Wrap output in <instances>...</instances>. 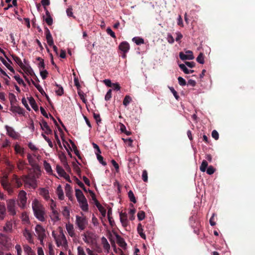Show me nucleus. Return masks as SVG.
Returning a JSON list of instances; mask_svg holds the SVG:
<instances>
[{
  "label": "nucleus",
  "mask_w": 255,
  "mask_h": 255,
  "mask_svg": "<svg viewBox=\"0 0 255 255\" xmlns=\"http://www.w3.org/2000/svg\"><path fill=\"white\" fill-rule=\"evenodd\" d=\"M178 83H179V85L182 86H185L186 85V82L185 80L184 79L181 77H179L178 78Z\"/></svg>",
  "instance_id": "nucleus-63"
},
{
  "label": "nucleus",
  "mask_w": 255,
  "mask_h": 255,
  "mask_svg": "<svg viewBox=\"0 0 255 255\" xmlns=\"http://www.w3.org/2000/svg\"><path fill=\"white\" fill-rule=\"evenodd\" d=\"M97 207L101 213L102 216L105 217L106 215V210L104 207H103L100 204H98V205H97Z\"/></svg>",
  "instance_id": "nucleus-39"
},
{
  "label": "nucleus",
  "mask_w": 255,
  "mask_h": 255,
  "mask_svg": "<svg viewBox=\"0 0 255 255\" xmlns=\"http://www.w3.org/2000/svg\"><path fill=\"white\" fill-rule=\"evenodd\" d=\"M32 208L35 217L40 221H45V210L43 206L37 199H34L32 203Z\"/></svg>",
  "instance_id": "nucleus-1"
},
{
  "label": "nucleus",
  "mask_w": 255,
  "mask_h": 255,
  "mask_svg": "<svg viewBox=\"0 0 255 255\" xmlns=\"http://www.w3.org/2000/svg\"><path fill=\"white\" fill-rule=\"evenodd\" d=\"M101 240H102V243L103 245V248L105 250H107L110 249V246L108 242L107 241V240L106 239V238L104 237H103L101 239Z\"/></svg>",
  "instance_id": "nucleus-33"
},
{
  "label": "nucleus",
  "mask_w": 255,
  "mask_h": 255,
  "mask_svg": "<svg viewBox=\"0 0 255 255\" xmlns=\"http://www.w3.org/2000/svg\"><path fill=\"white\" fill-rule=\"evenodd\" d=\"M120 221L124 227H127L128 225V217L126 213L121 212L120 214Z\"/></svg>",
  "instance_id": "nucleus-15"
},
{
  "label": "nucleus",
  "mask_w": 255,
  "mask_h": 255,
  "mask_svg": "<svg viewBox=\"0 0 255 255\" xmlns=\"http://www.w3.org/2000/svg\"><path fill=\"white\" fill-rule=\"evenodd\" d=\"M137 230L138 233L139 234L140 236L144 239H145L146 236L143 233V229L140 223L138 224L137 225Z\"/></svg>",
  "instance_id": "nucleus-32"
},
{
  "label": "nucleus",
  "mask_w": 255,
  "mask_h": 255,
  "mask_svg": "<svg viewBox=\"0 0 255 255\" xmlns=\"http://www.w3.org/2000/svg\"><path fill=\"white\" fill-rule=\"evenodd\" d=\"M12 229V223L11 221H7L5 225L3 227V230L5 232H10Z\"/></svg>",
  "instance_id": "nucleus-29"
},
{
  "label": "nucleus",
  "mask_w": 255,
  "mask_h": 255,
  "mask_svg": "<svg viewBox=\"0 0 255 255\" xmlns=\"http://www.w3.org/2000/svg\"><path fill=\"white\" fill-rule=\"evenodd\" d=\"M23 250L24 252L26 253L27 255H31L32 254L34 253L31 248L26 245L23 246Z\"/></svg>",
  "instance_id": "nucleus-37"
},
{
  "label": "nucleus",
  "mask_w": 255,
  "mask_h": 255,
  "mask_svg": "<svg viewBox=\"0 0 255 255\" xmlns=\"http://www.w3.org/2000/svg\"><path fill=\"white\" fill-rule=\"evenodd\" d=\"M28 100L32 109L35 111H37L38 108L34 99L32 97H30L28 98Z\"/></svg>",
  "instance_id": "nucleus-23"
},
{
  "label": "nucleus",
  "mask_w": 255,
  "mask_h": 255,
  "mask_svg": "<svg viewBox=\"0 0 255 255\" xmlns=\"http://www.w3.org/2000/svg\"><path fill=\"white\" fill-rule=\"evenodd\" d=\"M14 78L17 82L19 84H22L24 86H25L23 80L19 77L18 75H15L14 76Z\"/></svg>",
  "instance_id": "nucleus-54"
},
{
  "label": "nucleus",
  "mask_w": 255,
  "mask_h": 255,
  "mask_svg": "<svg viewBox=\"0 0 255 255\" xmlns=\"http://www.w3.org/2000/svg\"><path fill=\"white\" fill-rule=\"evenodd\" d=\"M78 94L79 96H80L81 99L82 100V101L86 103V100L84 98V94L82 91H81L80 89L78 90Z\"/></svg>",
  "instance_id": "nucleus-59"
},
{
  "label": "nucleus",
  "mask_w": 255,
  "mask_h": 255,
  "mask_svg": "<svg viewBox=\"0 0 255 255\" xmlns=\"http://www.w3.org/2000/svg\"><path fill=\"white\" fill-rule=\"evenodd\" d=\"M52 211V214L50 216L52 220L54 221H57L60 220L59 218V213L56 210H53Z\"/></svg>",
  "instance_id": "nucleus-27"
},
{
  "label": "nucleus",
  "mask_w": 255,
  "mask_h": 255,
  "mask_svg": "<svg viewBox=\"0 0 255 255\" xmlns=\"http://www.w3.org/2000/svg\"><path fill=\"white\" fill-rule=\"evenodd\" d=\"M41 135L43 136V137L44 138V139L48 142L49 146L51 148L53 147V143H52L51 140L47 136H46L45 135V134L42 133L41 134Z\"/></svg>",
  "instance_id": "nucleus-53"
},
{
  "label": "nucleus",
  "mask_w": 255,
  "mask_h": 255,
  "mask_svg": "<svg viewBox=\"0 0 255 255\" xmlns=\"http://www.w3.org/2000/svg\"><path fill=\"white\" fill-rule=\"evenodd\" d=\"M132 41L135 42L136 45H140L144 43V40L143 38L139 37H134L132 39Z\"/></svg>",
  "instance_id": "nucleus-36"
},
{
  "label": "nucleus",
  "mask_w": 255,
  "mask_h": 255,
  "mask_svg": "<svg viewBox=\"0 0 255 255\" xmlns=\"http://www.w3.org/2000/svg\"><path fill=\"white\" fill-rule=\"evenodd\" d=\"M41 128L43 130L45 131V133L47 134H51L52 133V130L48 125L47 122L42 120L41 123L40 124Z\"/></svg>",
  "instance_id": "nucleus-13"
},
{
  "label": "nucleus",
  "mask_w": 255,
  "mask_h": 255,
  "mask_svg": "<svg viewBox=\"0 0 255 255\" xmlns=\"http://www.w3.org/2000/svg\"><path fill=\"white\" fill-rule=\"evenodd\" d=\"M65 191L66 195L67 197H68L69 199L71 201L73 199V196H72V188L71 186L68 184H66L65 187Z\"/></svg>",
  "instance_id": "nucleus-16"
},
{
  "label": "nucleus",
  "mask_w": 255,
  "mask_h": 255,
  "mask_svg": "<svg viewBox=\"0 0 255 255\" xmlns=\"http://www.w3.org/2000/svg\"><path fill=\"white\" fill-rule=\"evenodd\" d=\"M27 164L24 160L19 159L17 163V166L19 170H23Z\"/></svg>",
  "instance_id": "nucleus-26"
},
{
  "label": "nucleus",
  "mask_w": 255,
  "mask_h": 255,
  "mask_svg": "<svg viewBox=\"0 0 255 255\" xmlns=\"http://www.w3.org/2000/svg\"><path fill=\"white\" fill-rule=\"evenodd\" d=\"M215 171V169L212 166H210L206 169L207 173L209 175L213 174Z\"/></svg>",
  "instance_id": "nucleus-56"
},
{
  "label": "nucleus",
  "mask_w": 255,
  "mask_h": 255,
  "mask_svg": "<svg viewBox=\"0 0 255 255\" xmlns=\"http://www.w3.org/2000/svg\"><path fill=\"white\" fill-rule=\"evenodd\" d=\"M129 47V45L127 41H123L120 44L119 46V48L123 52V57L125 58L126 57V54L128 51Z\"/></svg>",
  "instance_id": "nucleus-10"
},
{
  "label": "nucleus",
  "mask_w": 255,
  "mask_h": 255,
  "mask_svg": "<svg viewBox=\"0 0 255 255\" xmlns=\"http://www.w3.org/2000/svg\"><path fill=\"white\" fill-rule=\"evenodd\" d=\"M142 179L144 182H147L148 180L147 172L145 170H144L142 171Z\"/></svg>",
  "instance_id": "nucleus-61"
},
{
  "label": "nucleus",
  "mask_w": 255,
  "mask_h": 255,
  "mask_svg": "<svg viewBox=\"0 0 255 255\" xmlns=\"http://www.w3.org/2000/svg\"><path fill=\"white\" fill-rule=\"evenodd\" d=\"M9 99L11 105L16 104L17 102L15 96L12 93H10L9 94Z\"/></svg>",
  "instance_id": "nucleus-40"
},
{
  "label": "nucleus",
  "mask_w": 255,
  "mask_h": 255,
  "mask_svg": "<svg viewBox=\"0 0 255 255\" xmlns=\"http://www.w3.org/2000/svg\"><path fill=\"white\" fill-rule=\"evenodd\" d=\"M6 207L3 203H0V220L4 219L6 216Z\"/></svg>",
  "instance_id": "nucleus-17"
},
{
  "label": "nucleus",
  "mask_w": 255,
  "mask_h": 255,
  "mask_svg": "<svg viewBox=\"0 0 255 255\" xmlns=\"http://www.w3.org/2000/svg\"><path fill=\"white\" fill-rule=\"evenodd\" d=\"M97 155V157L99 161V162L102 164L103 165L105 166L107 165V163L106 161H104L103 157L100 154V153H96Z\"/></svg>",
  "instance_id": "nucleus-45"
},
{
  "label": "nucleus",
  "mask_w": 255,
  "mask_h": 255,
  "mask_svg": "<svg viewBox=\"0 0 255 255\" xmlns=\"http://www.w3.org/2000/svg\"><path fill=\"white\" fill-rule=\"evenodd\" d=\"M131 101V97L128 95H126L123 100V105L127 107Z\"/></svg>",
  "instance_id": "nucleus-44"
},
{
  "label": "nucleus",
  "mask_w": 255,
  "mask_h": 255,
  "mask_svg": "<svg viewBox=\"0 0 255 255\" xmlns=\"http://www.w3.org/2000/svg\"><path fill=\"white\" fill-rule=\"evenodd\" d=\"M36 60L39 61V63L38 64V67L39 68V70L40 71L44 69L45 67V65L44 62V60L39 57H37Z\"/></svg>",
  "instance_id": "nucleus-30"
},
{
  "label": "nucleus",
  "mask_w": 255,
  "mask_h": 255,
  "mask_svg": "<svg viewBox=\"0 0 255 255\" xmlns=\"http://www.w3.org/2000/svg\"><path fill=\"white\" fill-rule=\"evenodd\" d=\"M135 209H130L129 212V219L130 220H133L135 218V217L134 216V214H135Z\"/></svg>",
  "instance_id": "nucleus-62"
},
{
  "label": "nucleus",
  "mask_w": 255,
  "mask_h": 255,
  "mask_svg": "<svg viewBox=\"0 0 255 255\" xmlns=\"http://www.w3.org/2000/svg\"><path fill=\"white\" fill-rule=\"evenodd\" d=\"M10 111L13 113H16L18 114H23L24 110L19 106H16L14 104L11 105Z\"/></svg>",
  "instance_id": "nucleus-20"
},
{
  "label": "nucleus",
  "mask_w": 255,
  "mask_h": 255,
  "mask_svg": "<svg viewBox=\"0 0 255 255\" xmlns=\"http://www.w3.org/2000/svg\"><path fill=\"white\" fill-rule=\"evenodd\" d=\"M76 224L79 229L81 231L84 230L88 225V220L84 216H76Z\"/></svg>",
  "instance_id": "nucleus-5"
},
{
  "label": "nucleus",
  "mask_w": 255,
  "mask_h": 255,
  "mask_svg": "<svg viewBox=\"0 0 255 255\" xmlns=\"http://www.w3.org/2000/svg\"><path fill=\"white\" fill-rule=\"evenodd\" d=\"M5 128L7 131V134L10 137L14 139H17L19 137V133L16 132L12 127H9L8 126H5Z\"/></svg>",
  "instance_id": "nucleus-11"
},
{
  "label": "nucleus",
  "mask_w": 255,
  "mask_h": 255,
  "mask_svg": "<svg viewBox=\"0 0 255 255\" xmlns=\"http://www.w3.org/2000/svg\"><path fill=\"white\" fill-rule=\"evenodd\" d=\"M59 157L62 163L65 162V164H67V158L65 153L61 152L59 154Z\"/></svg>",
  "instance_id": "nucleus-51"
},
{
  "label": "nucleus",
  "mask_w": 255,
  "mask_h": 255,
  "mask_svg": "<svg viewBox=\"0 0 255 255\" xmlns=\"http://www.w3.org/2000/svg\"><path fill=\"white\" fill-rule=\"evenodd\" d=\"M80 205V207L82 210L84 211H88V204L87 203V199H85L79 202Z\"/></svg>",
  "instance_id": "nucleus-25"
},
{
  "label": "nucleus",
  "mask_w": 255,
  "mask_h": 255,
  "mask_svg": "<svg viewBox=\"0 0 255 255\" xmlns=\"http://www.w3.org/2000/svg\"><path fill=\"white\" fill-rule=\"evenodd\" d=\"M55 85L57 87V89L55 90L56 93L58 96H62L64 94V90L63 87L56 83H55Z\"/></svg>",
  "instance_id": "nucleus-28"
},
{
  "label": "nucleus",
  "mask_w": 255,
  "mask_h": 255,
  "mask_svg": "<svg viewBox=\"0 0 255 255\" xmlns=\"http://www.w3.org/2000/svg\"><path fill=\"white\" fill-rule=\"evenodd\" d=\"M128 196L129 198V200L131 202L135 203L136 202L135 198L134 197V194L131 190H130L128 193Z\"/></svg>",
  "instance_id": "nucleus-46"
},
{
  "label": "nucleus",
  "mask_w": 255,
  "mask_h": 255,
  "mask_svg": "<svg viewBox=\"0 0 255 255\" xmlns=\"http://www.w3.org/2000/svg\"><path fill=\"white\" fill-rule=\"evenodd\" d=\"M208 167V162L206 160H203L200 167V169L202 172H205Z\"/></svg>",
  "instance_id": "nucleus-43"
},
{
  "label": "nucleus",
  "mask_w": 255,
  "mask_h": 255,
  "mask_svg": "<svg viewBox=\"0 0 255 255\" xmlns=\"http://www.w3.org/2000/svg\"><path fill=\"white\" fill-rule=\"evenodd\" d=\"M56 171L59 176L63 177L64 175H66V172L63 169V168L59 165L56 166Z\"/></svg>",
  "instance_id": "nucleus-34"
},
{
  "label": "nucleus",
  "mask_w": 255,
  "mask_h": 255,
  "mask_svg": "<svg viewBox=\"0 0 255 255\" xmlns=\"http://www.w3.org/2000/svg\"><path fill=\"white\" fill-rule=\"evenodd\" d=\"M78 255H86L85 252L81 247L79 246L77 248Z\"/></svg>",
  "instance_id": "nucleus-64"
},
{
  "label": "nucleus",
  "mask_w": 255,
  "mask_h": 255,
  "mask_svg": "<svg viewBox=\"0 0 255 255\" xmlns=\"http://www.w3.org/2000/svg\"><path fill=\"white\" fill-rule=\"evenodd\" d=\"M7 208L9 214L12 216L16 214L15 201L14 199H9L6 201Z\"/></svg>",
  "instance_id": "nucleus-7"
},
{
  "label": "nucleus",
  "mask_w": 255,
  "mask_h": 255,
  "mask_svg": "<svg viewBox=\"0 0 255 255\" xmlns=\"http://www.w3.org/2000/svg\"><path fill=\"white\" fill-rule=\"evenodd\" d=\"M23 235L30 244H33V239L32 235L29 230L27 229H25L23 232Z\"/></svg>",
  "instance_id": "nucleus-14"
},
{
  "label": "nucleus",
  "mask_w": 255,
  "mask_h": 255,
  "mask_svg": "<svg viewBox=\"0 0 255 255\" xmlns=\"http://www.w3.org/2000/svg\"><path fill=\"white\" fill-rule=\"evenodd\" d=\"M88 191L91 197L92 200L93 201L95 205L97 206V205H98V204H100L96 199L95 193L91 190L89 189Z\"/></svg>",
  "instance_id": "nucleus-38"
},
{
  "label": "nucleus",
  "mask_w": 255,
  "mask_h": 255,
  "mask_svg": "<svg viewBox=\"0 0 255 255\" xmlns=\"http://www.w3.org/2000/svg\"><path fill=\"white\" fill-rule=\"evenodd\" d=\"M0 182L3 188L6 190L9 194L13 193V187L11 183L8 181V176L7 175H3L1 179Z\"/></svg>",
  "instance_id": "nucleus-2"
},
{
  "label": "nucleus",
  "mask_w": 255,
  "mask_h": 255,
  "mask_svg": "<svg viewBox=\"0 0 255 255\" xmlns=\"http://www.w3.org/2000/svg\"><path fill=\"white\" fill-rule=\"evenodd\" d=\"M93 117H94V119H95V120L97 122V124L98 125H99V124L101 123V121H102L100 115L94 113L93 114Z\"/></svg>",
  "instance_id": "nucleus-57"
},
{
  "label": "nucleus",
  "mask_w": 255,
  "mask_h": 255,
  "mask_svg": "<svg viewBox=\"0 0 255 255\" xmlns=\"http://www.w3.org/2000/svg\"><path fill=\"white\" fill-rule=\"evenodd\" d=\"M59 240L62 241L64 243H67V240L66 239V237L64 235L63 230L62 229L60 230V234L58 237Z\"/></svg>",
  "instance_id": "nucleus-42"
},
{
  "label": "nucleus",
  "mask_w": 255,
  "mask_h": 255,
  "mask_svg": "<svg viewBox=\"0 0 255 255\" xmlns=\"http://www.w3.org/2000/svg\"><path fill=\"white\" fill-rule=\"evenodd\" d=\"M13 60L22 68L24 65L22 63L21 60L15 55L12 56Z\"/></svg>",
  "instance_id": "nucleus-35"
},
{
  "label": "nucleus",
  "mask_w": 255,
  "mask_h": 255,
  "mask_svg": "<svg viewBox=\"0 0 255 255\" xmlns=\"http://www.w3.org/2000/svg\"><path fill=\"white\" fill-rule=\"evenodd\" d=\"M21 178L24 183L25 186L28 185L34 189L37 187L36 180L34 176L30 177L29 175H23Z\"/></svg>",
  "instance_id": "nucleus-3"
},
{
  "label": "nucleus",
  "mask_w": 255,
  "mask_h": 255,
  "mask_svg": "<svg viewBox=\"0 0 255 255\" xmlns=\"http://www.w3.org/2000/svg\"><path fill=\"white\" fill-rule=\"evenodd\" d=\"M112 89H109L107 92L105 97V100L106 101H109L111 99L112 97Z\"/></svg>",
  "instance_id": "nucleus-60"
},
{
  "label": "nucleus",
  "mask_w": 255,
  "mask_h": 255,
  "mask_svg": "<svg viewBox=\"0 0 255 255\" xmlns=\"http://www.w3.org/2000/svg\"><path fill=\"white\" fill-rule=\"evenodd\" d=\"M137 218L139 221L143 220L145 218V213L143 211H139L137 213Z\"/></svg>",
  "instance_id": "nucleus-48"
},
{
  "label": "nucleus",
  "mask_w": 255,
  "mask_h": 255,
  "mask_svg": "<svg viewBox=\"0 0 255 255\" xmlns=\"http://www.w3.org/2000/svg\"><path fill=\"white\" fill-rule=\"evenodd\" d=\"M117 243L122 248H125L127 244L125 242L124 239L120 237L119 235H117Z\"/></svg>",
  "instance_id": "nucleus-24"
},
{
  "label": "nucleus",
  "mask_w": 255,
  "mask_h": 255,
  "mask_svg": "<svg viewBox=\"0 0 255 255\" xmlns=\"http://www.w3.org/2000/svg\"><path fill=\"white\" fill-rule=\"evenodd\" d=\"M180 68L185 73V74H189L190 72H189V70L186 67L185 65L184 64H180L179 65Z\"/></svg>",
  "instance_id": "nucleus-55"
},
{
  "label": "nucleus",
  "mask_w": 255,
  "mask_h": 255,
  "mask_svg": "<svg viewBox=\"0 0 255 255\" xmlns=\"http://www.w3.org/2000/svg\"><path fill=\"white\" fill-rule=\"evenodd\" d=\"M27 158L29 162V164L32 166L35 171H40V166L37 163L36 160L32 156V155L28 153L27 155Z\"/></svg>",
  "instance_id": "nucleus-8"
},
{
  "label": "nucleus",
  "mask_w": 255,
  "mask_h": 255,
  "mask_svg": "<svg viewBox=\"0 0 255 255\" xmlns=\"http://www.w3.org/2000/svg\"><path fill=\"white\" fill-rule=\"evenodd\" d=\"M44 168L47 172H50L52 171L51 167L49 163L44 161Z\"/></svg>",
  "instance_id": "nucleus-58"
},
{
  "label": "nucleus",
  "mask_w": 255,
  "mask_h": 255,
  "mask_svg": "<svg viewBox=\"0 0 255 255\" xmlns=\"http://www.w3.org/2000/svg\"><path fill=\"white\" fill-rule=\"evenodd\" d=\"M56 192L58 195V198L60 200H62L64 199V194L63 190L60 185H59L57 188Z\"/></svg>",
  "instance_id": "nucleus-31"
},
{
  "label": "nucleus",
  "mask_w": 255,
  "mask_h": 255,
  "mask_svg": "<svg viewBox=\"0 0 255 255\" xmlns=\"http://www.w3.org/2000/svg\"><path fill=\"white\" fill-rule=\"evenodd\" d=\"M47 42L49 46H52L54 44L53 39L51 35L46 36Z\"/></svg>",
  "instance_id": "nucleus-50"
},
{
  "label": "nucleus",
  "mask_w": 255,
  "mask_h": 255,
  "mask_svg": "<svg viewBox=\"0 0 255 255\" xmlns=\"http://www.w3.org/2000/svg\"><path fill=\"white\" fill-rule=\"evenodd\" d=\"M14 150L17 153H19L23 156L24 153V148H21L19 145H15Z\"/></svg>",
  "instance_id": "nucleus-41"
},
{
  "label": "nucleus",
  "mask_w": 255,
  "mask_h": 255,
  "mask_svg": "<svg viewBox=\"0 0 255 255\" xmlns=\"http://www.w3.org/2000/svg\"><path fill=\"white\" fill-rule=\"evenodd\" d=\"M22 69L27 74H29L30 75V76H35L36 77V75L33 71V70H32V69L31 68L30 66H24L22 68Z\"/></svg>",
  "instance_id": "nucleus-21"
},
{
  "label": "nucleus",
  "mask_w": 255,
  "mask_h": 255,
  "mask_svg": "<svg viewBox=\"0 0 255 255\" xmlns=\"http://www.w3.org/2000/svg\"><path fill=\"white\" fill-rule=\"evenodd\" d=\"M40 194L46 200L50 199L49 191L47 189L43 188L40 189Z\"/></svg>",
  "instance_id": "nucleus-22"
},
{
  "label": "nucleus",
  "mask_w": 255,
  "mask_h": 255,
  "mask_svg": "<svg viewBox=\"0 0 255 255\" xmlns=\"http://www.w3.org/2000/svg\"><path fill=\"white\" fill-rule=\"evenodd\" d=\"M66 230L71 237H74L75 236V233L74 232V227L72 224L68 223L66 225Z\"/></svg>",
  "instance_id": "nucleus-18"
},
{
  "label": "nucleus",
  "mask_w": 255,
  "mask_h": 255,
  "mask_svg": "<svg viewBox=\"0 0 255 255\" xmlns=\"http://www.w3.org/2000/svg\"><path fill=\"white\" fill-rule=\"evenodd\" d=\"M75 195L78 202L82 201V200L86 199L82 191L79 189H76L75 190Z\"/></svg>",
  "instance_id": "nucleus-19"
},
{
  "label": "nucleus",
  "mask_w": 255,
  "mask_h": 255,
  "mask_svg": "<svg viewBox=\"0 0 255 255\" xmlns=\"http://www.w3.org/2000/svg\"><path fill=\"white\" fill-rule=\"evenodd\" d=\"M72 146H73L74 152L75 154L78 156V157L79 159H81V156L80 155V152L78 150L76 146L73 142H72Z\"/></svg>",
  "instance_id": "nucleus-49"
},
{
  "label": "nucleus",
  "mask_w": 255,
  "mask_h": 255,
  "mask_svg": "<svg viewBox=\"0 0 255 255\" xmlns=\"http://www.w3.org/2000/svg\"><path fill=\"white\" fill-rule=\"evenodd\" d=\"M35 230L41 244H43V240L46 237L45 230L40 225H37Z\"/></svg>",
  "instance_id": "nucleus-6"
},
{
  "label": "nucleus",
  "mask_w": 255,
  "mask_h": 255,
  "mask_svg": "<svg viewBox=\"0 0 255 255\" xmlns=\"http://www.w3.org/2000/svg\"><path fill=\"white\" fill-rule=\"evenodd\" d=\"M17 203L18 206L22 209H24L26 206V193L24 190H20L18 195Z\"/></svg>",
  "instance_id": "nucleus-4"
},
{
  "label": "nucleus",
  "mask_w": 255,
  "mask_h": 255,
  "mask_svg": "<svg viewBox=\"0 0 255 255\" xmlns=\"http://www.w3.org/2000/svg\"><path fill=\"white\" fill-rule=\"evenodd\" d=\"M11 184L13 187L19 188L22 185V182L21 179L15 174L12 175V179L11 180Z\"/></svg>",
  "instance_id": "nucleus-12"
},
{
  "label": "nucleus",
  "mask_w": 255,
  "mask_h": 255,
  "mask_svg": "<svg viewBox=\"0 0 255 255\" xmlns=\"http://www.w3.org/2000/svg\"><path fill=\"white\" fill-rule=\"evenodd\" d=\"M197 61L200 64H204V55L202 53H200L196 58Z\"/></svg>",
  "instance_id": "nucleus-47"
},
{
  "label": "nucleus",
  "mask_w": 255,
  "mask_h": 255,
  "mask_svg": "<svg viewBox=\"0 0 255 255\" xmlns=\"http://www.w3.org/2000/svg\"><path fill=\"white\" fill-rule=\"evenodd\" d=\"M184 54L183 52L179 53V57L182 60H192L194 58L193 53L191 50H187Z\"/></svg>",
  "instance_id": "nucleus-9"
},
{
  "label": "nucleus",
  "mask_w": 255,
  "mask_h": 255,
  "mask_svg": "<svg viewBox=\"0 0 255 255\" xmlns=\"http://www.w3.org/2000/svg\"><path fill=\"white\" fill-rule=\"evenodd\" d=\"M40 74L42 79L44 80L47 78L48 73L47 70L43 69L40 71Z\"/></svg>",
  "instance_id": "nucleus-52"
}]
</instances>
